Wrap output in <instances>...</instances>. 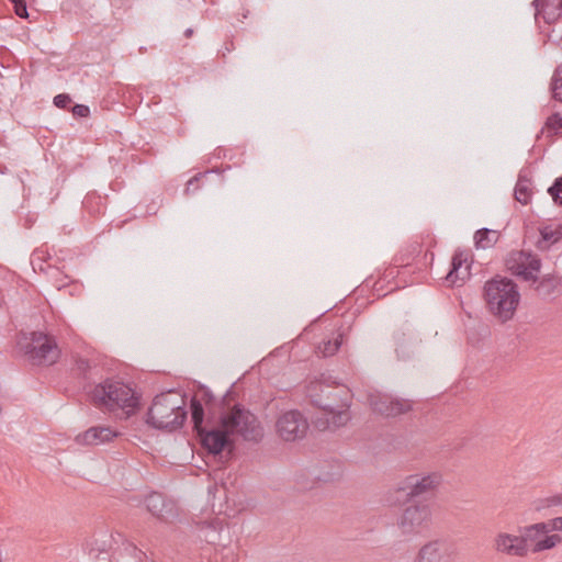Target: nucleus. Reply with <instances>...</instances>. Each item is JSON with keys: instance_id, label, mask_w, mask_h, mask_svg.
I'll return each mask as SVG.
<instances>
[{"instance_id": "ea45409f", "label": "nucleus", "mask_w": 562, "mask_h": 562, "mask_svg": "<svg viewBox=\"0 0 562 562\" xmlns=\"http://www.w3.org/2000/svg\"><path fill=\"white\" fill-rule=\"evenodd\" d=\"M136 562H156V561L149 560L148 557L145 554V558H143L142 560L136 561Z\"/></svg>"}, {"instance_id": "7ed1b4c3", "label": "nucleus", "mask_w": 562, "mask_h": 562, "mask_svg": "<svg viewBox=\"0 0 562 562\" xmlns=\"http://www.w3.org/2000/svg\"><path fill=\"white\" fill-rule=\"evenodd\" d=\"M306 395L311 404L323 412V416L314 420L318 430L336 429L349 422V390L331 387L321 381H314L307 385Z\"/></svg>"}, {"instance_id": "79ce46f5", "label": "nucleus", "mask_w": 562, "mask_h": 562, "mask_svg": "<svg viewBox=\"0 0 562 562\" xmlns=\"http://www.w3.org/2000/svg\"><path fill=\"white\" fill-rule=\"evenodd\" d=\"M561 43H562V35H561Z\"/></svg>"}, {"instance_id": "4be33fe9", "label": "nucleus", "mask_w": 562, "mask_h": 562, "mask_svg": "<svg viewBox=\"0 0 562 562\" xmlns=\"http://www.w3.org/2000/svg\"><path fill=\"white\" fill-rule=\"evenodd\" d=\"M190 413H191V422L193 424V430L195 434L203 430L205 427L203 426L205 412L204 407L199 398L193 396L190 402Z\"/></svg>"}, {"instance_id": "6ab92c4d", "label": "nucleus", "mask_w": 562, "mask_h": 562, "mask_svg": "<svg viewBox=\"0 0 562 562\" xmlns=\"http://www.w3.org/2000/svg\"><path fill=\"white\" fill-rule=\"evenodd\" d=\"M549 532V525L546 522H537L530 526H526L521 529L520 536H517L518 540H521V546L528 550L527 543L538 541V538L541 535H546Z\"/></svg>"}, {"instance_id": "dca6fc26", "label": "nucleus", "mask_w": 562, "mask_h": 562, "mask_svg": "<svg viewBox=\"0 0 562 562\" xmlns=\"http://www.w3.org/2000/svg\"><path fill=\"white\" fill-rule=\"evenodd\" d=\"M522 541L517 536L509 533H499L495 539V549L498 552L514 557H525L528 550L521 546Z\"/></svg>"}, {"instance_id": "9b49d317", "label": "nucleus", "mask_w": 562, "mask_h": 562, "mask_svg": "<svg viewBox=\"0 0 562 562\" xmlns=\"http://www.w3.org/2000/svg\"><path fill=\"white\" fill-rule=\"evenodd\" d=\"M457 548L445 540H432L424 544L417 554V562H454Z\"/></svg>"}, {"instance_id": "f8f14e48", "label": "nucleus", "mask_w": 562, "mask_h": 562, "mask_svg": "<svg viewBox=\"0 0 562 562\" xmlns=\"http://www.w3.org/2000/svg\"><path fill=\"white\" fill-rule=\"evenodd\" d=\"M119 436L120 432L109 426H93L77 435L76 441L79 445L98 446L111 442Z\"/></svg>"}, {"instance_id": "ddd939ff", "label": "nucleus", "mask_w": 562, "mask_h": 562, "mask_svg": "<svg viewBox=\"0 0 562 562\" xmlns=\"http://www.w3.org/2000/svg\"><path fill=\"white\" fill-rule=\"evenodd\" d=\"M147 510L155 517L167 520L176 515V506L171 501H167L162 494L151 492L144 501Z\"/></svg>"}, {"instance_id": "20e7f679", "label": "nucleus", "mask_w": 562, "mask_h": 562, "mask_svg": "<svg viewBox=\"0 0 562 562\" xmlns=\"http://www.w3.org/2000/svg\"><path fill=\"white\" fill-rule=\"evenodd\" d=\"M92 404L109 413L121 411L122 417L128 419L140 407V396L130 385L121 380L105 379L90 392Z\"/></svg>"}, {"instance_id": "f704fd0d", "label": "nucleus", "mask_w": 562, "mask_h": 562, "mask_svg": "<svg viewBox=\"0 0 562 562\" xmlns=\"http://www.w3.org/2000/svg\"><path fill=\"white\" fill-rule=\"evenodd\" d=\"M70 111L75 117H88L90 114L89 106L85 104H75Z\"/></svg>"}, {"instance_id": "a878e982", "label": "nucleus", "mask_w": 562, "mask_h": 562, "mask_svg": "<svg viewBox=\"0 0 562 562\" xmlns=\"http://www.w3.org/2000/svg\"><path fill=\"white\" fill-rule=\"evenodd\" d=\"M221 172L220 168L207 169L203 172H198L193 176L186 186L184 194L190 195L191 193L196 192L200 189V181L205 178L209 173Z\"/></svg>"}, {"instance_id": "423d86ee", "label": "nucleus", "mask_w": 562, "mask_h": 562, "mask_svg": "<svg viewBox=\"0 0 562 562\" xmlns=\"http://www.w3.org/2000/svg\"><path fill=\"white\" fill-rule=\"evenodd\" d=\"M187 415L184 401L179 402L176 393L169 391L155 396L148 408L146 423L153 428L172 431L183 425Z\"/></svg>"}, {"instance_id": "4c0bfd02", "label": "nucleus", "mask_w": 562, "mask_h": 562, "mask_svg": "<svg viewBox=\"0 0 562 562\" xmlns=\"http://www.w3.org/2000/svg\"><path fill=\"white\" fill-rule=\"evenodd\" d=\"M404 336H405V333H395L394 334V338L396 339V341L402 340Z\"/></svg>"}, {"instance_id": "bb28decb", "label": "nucleus", "mask_w": 562, "mask_h": 562, "mask_svg": "<svg viewBox=\"0 0 562 562\" xmlns=\"http://www.w3.org/2000/svg\"><path fill=\"white\" fill-rule=\"evenodd\" d=\"M561 541H562L561 536H559V535L548 536L546 533L542 539H539L538 541H536V543L532 548V552H541L544 550H550V549L554 548Z\"/></svg>"}, {"instance_id": "cd10ccee", "label": "nucleus", "mask_w": 562, "mask_h": 562, "mask_svg": "<svg viewBox=\"0 0 562 562\" xmlns=\"http://www.w3.org/2000/svg\"><path fill=\"white\" fill-rule=\"evenodd\" d=\"M551 91L554 100H562V64L554 70L551 82Z\"/></svg>"}, {"instance_id": "a19ab883", "label": "nucleus", "mask_w": 562, "mask_h": 562, "mask_svg": "<svg viewBox=\"0 0 562 562\" xmlns=\"http://www.w3.org/2000/svg\"><path fill=\"white\" fill-rule=\"evenodd\" d=\"M8 171V168L5 166L0 165V173H5Z\"/></svg>"}, {"instance_id": "c756f323", "label": "nucleus", "mask_w": 562, "mask_h": 562, "mask_svg": "<svg viewBox=\"0 0 562 562\" xmlns=\"http://www.w3.org/2000/svg\"><path fill=\"white\" fill-rule=\"evenodd\" d=\"M544 128L554 134L562 131V116L558 112L551 114L544 123Z\"/></svg>"}, {"instance_id": "b1692460", "label": "nucleus", "mask_w": 562, "mask_h": 562, "mask_svg": "<svg viewBox=\"0 0 562 562\" xmlns=\"http://www.w3.org/2000/svg\"><path fill=\"white\" fill-rule=\"evenodd\" d=\"M344 333L338 331L331 339L323 341L317 347V352L323 357L334 356L340 348L342 344Z\"/></svg>"}, {"instance_id": "473e14b6", "label": "nucleus", "mask_w": 562, "mask_h": 562, "mask_svg": "<svg viewBox=\"0 0 562 562\" xmlns=\"http://www.w3.org/2000/svg\"><path fill=\"white\" fill-rule=\"evenodd\" d=\"M53 102H54L55 106L65 110V109H67L70 105L71 98L67 93H59V94L54 97Z\"/></svg>"}, {"instance_id": "f3484780", "label": "nucleus", "mask_w": 562, "mask_h": 562, "mask_svg": "<svg viewBox=\"0 0 562 562\" xmlns=\"http://www.w3.org/2000/svg\"><path fill=\"white\" fill-rule=\"evenodd\" d=\"M467 260L468 256L463 251L458 250L453 254L450 270L446 276V280L450 282L451 285H458V281L463 282L470 276L469 266L462 269Z\"/></svg>"}, {"instance_id": "a211bd4d", "label": "nucleus", "mask_w": 562, "mask_h": 562, "mask_svg": "<svg viewBox=\"0 0 562 562\" xmlns=\"http://www.w3.org/2000/svg\"><path fill=\"white\" fill-rule=\"evenodd\" d=\"M537 285L535 288L536 292L542 299H547L553 295L559 286L561 285V278L555 274H546L539 281L537 280Z\"/></svg>"}, {"instance_id": "f03ea898", "label": "nucleus", "mask_w": 562, "mask_h": 562, "mask_svg": "<svg viewBox=\"0 0 562 562\" xmlns=\"http://www.w3.org/2000/svg\"><path fill=\"white\" fill-rule=\"evenodd\" d=\"M235 434L240 435L247 441H259L262 437V427L258 418L240 404L223 412L217 427L204 428L196 436L207 453L222 457L224 450L232 451L234 449L235 442L232 436Z\"/></svg>"}, {"instance_id": "c85d7f7f", "label": "nucleus", "mask_w": 562, "mask_h": 562, "mask_svg": "<svg viewBox=\"0 0 562 562\" xmlns=\"http://www.w3.org/2000/svg\"><path fill=\"white\" fill-rule=\"evenodd\" d=\"M554 204L562 206V176L557 178L551 187L548 189Z\"/></svg>"}, {"instance_id": "2eb2a0df", "label": "nucleus", "mask_w": 562, "mask_h": 562, "mask_svg": "<svg viewBox=\"0 0 562 562\" xmlns=\"http://www.w3.org/2000/svg\"><path fill=\"white\" fill-rule=\"evenodd\" d=\"M113 543L119 544L116 536L101 532L99 536L88 539L83 544V550L93 559H98L101 553L112 549Z\"/></svg>"}, {"instance_id": "aec40b11", "label": "nucleus", "mask_w": 562, "mask_h": 562, "mask_svg": "<svg viewBox=\"0 0 562 562\" xmlns=\"http://www.w3.org/2000/svg\"><path fill=\"white\" fill-rule=\"evenodd\" d=\"M562 238V226L557 227L544 226L540 228V238L536 246L540 250H547L549 247L558 243Z\"/></svg>"}, {"instance_id": "72a5a7b5", "label": "nucleus", "mask_w": 562, "mask_h": 562, "mask_svg": "<svg viewBox=\"0 0 562 562\" xmlns=\"http://www.w3.org/2000/svg\"><path fill=\"white\" fill-rule=\"evenodd\" d=\"M201 394L205 405L207 406L209 409H211L212 406H214L216 403L215 396L213 395L212 391L206 386H202Z\"/></svg>"}, {"instance_id": "e433bc0d", "label": "nucleus", "mask_w": 562, "mask_h": 562, "mask_svg": "<svg viewBox=\"0 0 562 562\" xmlns=\"http://www.w3.org/2000/svg\"><path fill=\"white\" fill-rule=\"evenodd\" d=\"M229 394H231V391H227V392H226V394H225V395L223 396V398L221 400L220 405L222 406V408H224V407H225V405H226V400H227V397L229 396Z\"/></svg>"}, {"instance_id": "37998d69", "label": "nucleus", "mask_w": 562, "mask_h": 562, "mask_svg": "<svg viewBox=\"0 0 562 562\" xmlns=\"http://www.w3.org/2000/svg\"><path fill=\"white\" fill-rule=\"evenodd\" d=\"M561 2H562V0H561Z\"/></svg>"}, {"instance_id": "4468645a", "label": "nucleus", "mask_w": 562, "mask_h": 562, "mask_svg": "<svg viewBox=\"0 0 562 562\" xmlns=\"http://www.w3.org/2000/svg\"><path fill=\"white\" fill-rule=\"evenodd\" d=\"M535 18H542L548 24L557 22L562 16L561 0H533Z\"/></svg>"}, {"instance_id": "c9c22d12", "label": "nucleus", "mask_w": 562, "mask_h": 562, "mask_svg": "<svg viewBox=\"0 0 562 562\" xmlns=\"http://www.w3.org/2000/svg\"><path fill=\"white\" fill-rule=\"evenodd\" d=\"M546 525H549V531H551V530L562 531V517H555V518L549 520L548 522H546Z\"/></svg>"}, {"instance_id": "6e6552de", "label": "nucleus", "mask_w": 562, "mask_h": 562, "mask_svg": "<svg viewBox=\"0 0 562 562\" xmlns=\"http://www.w3.org/2000/svg\"><path fill=\"white\" fill-rule=\"evenodd\" d=\"M505 265L507 270L524 281L537 282L541 269V260L537 255L526 250H515L508 254Z\"/></svg>"}, {"instance_id": "0eeeda50", "label": "nucleus", "mask_w": 562, "mask_h": 562, "mask_svg": "<svg viewBox=\"0 0 562 562\" xmlns=\"http://www.w3.org/2000/svg\"><path fill=\"white\" fill-rule=\"evenodd\" d=\"M20 351L33 366H52L60 357L56 338L49 333L34 330L22 333L18 341Z\"/></svg>"}, {"instance_id": "9d476101", "label": "nucleus", "mask_w": 562, "mask_h": 562, "mask_svg": "<svg viewBox=\"0 0 562 562\" xmlns=\"http://www.w3.org/2000/svg\"><path fill=\"white\" fill-rule=\"evenodd\" d=\"M276 427L283 440L294 441L305 435L308 424L299 411H289L279 417Z\"/></svg>"}, {"instance_id": "412c9836", "label": "nucleus", "mask_w": 562, "mask_h": 562, "mask_svg": "<svg viewBox=\"0 0 562 562\" xmlns=\"http://www.w3.org/2000/svg\"><path fill=\"white\" fill-rule=\"evenodd\" d=\"M499 239L497 231L481 228L474 234V244L476 248L486 249L494 246Z\"/></svg>"}, {"instance_id": "1a4fd4ad", "label": "nucleus", "mask_w": 562, "mask_h": 562, "mask_svg": "<svg viewBox=\"0 0 562 562\" xmlns=\"http://www.w3.org/2000/svg\"><path fill=\"white\" fill-rule=\"evenodd\" d=\"M369 404L373 412L385 417H396L412 409V402L409 400L382 393L371 394L369 396Z\"/></svg>"}, {"instance_id": "5701e85b", "label": "nucleus", "mask_w": 562, "mask_h": 562, "mask_svg": "<svg viewBox=\"0 0 562 562\" xmlns=\"http://www.w3.org/2000/svg\"><path fill=\"white\" fill-rule=\"evenodd\" d=\"M116 539L122 543L123 548L120 550V555L125 554L131 558V561L124 562H136L145 558V552L138 549L133 542L127 541L123 535L116 533Z\"/></svg>"}, {"instance_id": "f257e3e1", "label": "nucleus", "mask_w": 562, "mask_h": 562, "mask_svg": "<svg viewBox=\"0 0 562 562\" xmlns=\"http://www.w3.org/2000/svg\"><path fill=\"white\" fill-rule=\"evenodd\" d=\"M439 483L440 476L437 474L422 477L409 475L405 479L403 485L395 490L390 502L407 505L397 519V526L402 535L416 536L427 528L430 520V508L427 501Z\"/></svg>"}, {"instance_id": "39448f33", "label": "nucleus", "mask_w": 562, "mask_h": 562, "mask_svg": "<svg viewBox=\"0 0 562 562\" xmlns=\"http://www.w3.org/2000/svg\"><path fill=\"white\" fill-rule=\"evenodd\" d=\"M483 295L488 311L501 322L505 323L514 317L520 293L512 279L496 276L487 280Z\"/></svg>"}, {"instance_id": "2f4dec72", "label": "nucleus", "mask_w": 562, "mask_h": 562, "mask_svg": "<svg viewBox=\"0 0 562 562\" xmlns=\"http://www.w3.org/2000/svg\"><path fill=\"white\" fill-rule=\"evenodd\" d=\"M14 9V13L21 18L26 19L29 16L27 5L25 0H9Z\"/></svg>"}, {"instance_id": "7c9ffc66", "label": "nucleus", "mask_w": 562, "mask_h": 562, "mask_svg": "<svg viewBox=\"0 0 562 562\" xmlns=\"http://www.w3.org/2000/svg\"><path fill=\"white\" fill-rule=\"evenodd\" d=\"M562 505V495H553L543 499H540L538 505L536 506L537 510H541L543 508H548L551 506Z\"/></svg>"}, {"instance_id": "393cba45", "label": "nucleus", "mask_w": 562, "mask_h": 562, "mask_svg": "<svg viewBox=\"0 0 562 562\" xmlns=\"http://www.w3.org/2000/svg\"><path fill=\"white\" fill-rule=\"evenodd\" d=\"M515 199L526 205L530 202L531 199V189H530V180L519 176L518 181L515 187Z\"/></svg>"}, {"instance_id": "58836bf2", "label": "nucleus", "mask_w": 562, "mask_h": 562, "mask_svg": "<svg viewBox=\"0 0 562 562\" xmlns=\"http://www.w3.org/2000/svg\"><path fill=\"white\" fill-rule=\"evenodd\" d=\"M193 35V29L189 27L184 31L186 37H191Z\"/></svg>"}]
</instances>
